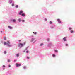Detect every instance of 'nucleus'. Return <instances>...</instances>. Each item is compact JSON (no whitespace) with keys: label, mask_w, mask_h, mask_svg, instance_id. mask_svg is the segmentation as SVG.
Segmentation results:
<instances>
[{"label":"nucleus","mask_w":75,"mask_h":75,"mask_svg":"<svg viewBox=\"0 0 75 75\" xmlns=\"http://www.w3.org/2000/svg\"><path fill=\"white\" fill-rule=\"evenodd\" d=\"M23 45H23V44L21 43H19L18 45V47H20V48H21V47H23Z\"/></svg>","instance_id":"obj_1"},{"label":"nucleus","mask_w":75,"mask_h":75,"mask_svg":"<svg viewBox=\"0 0 75 75\" xmlns=\"http://www.w3.org/2000/svg\"><path fill=\"white\" fill-rule=\"evenodd\" d=\"M16 67H20V66H21V64H18V63H16Z\"/></svg>","instance_id":"obj_2"},{"label":"nucleus","mask_w":75,"mask_h":75,"mask_svg":"<svg viewBox=\"0 0 75 75\" xmlns=\"http://www.w3.org/2000/svg\"><path fill=\"white\" fill-rule=\"evenodd\" d=\"M10 44V42L8 41V43L7 44V46L8 47H11V45L9 44Z\"/></svg>","instance_id":"obj_3"},{"label":"nucleus","mask_w":75,"mask_h":75,"mask_svg":"<svg viewBox=\"0 0 75 75\" xmlns=\"http://www.w3.org/2000/svg\"><path fill=\"white\" fill-rule=\"evenodd\" d=\"M23 11H21L20 12L18 13L19 15H21V14H23Z\"/></svg>","instance_id":"obj_4"},{"label":"nucleus","mask_w":75,"mask_h":75,"mask_svg":"<svg viewBox=\"0 0 75 75\" xmlns=\"http://www.w3.org/2000/svg\"><path fill=\"white\" fill-rule=\"evenodd\" d=\"M57 21L59 23H61V21H60V19H57Z\"/></svg>","instance_id":"obj_5"},{"label":"nucleus","mask_w":75,"mask_h":75,"mask_svg":"<svg viewBox=\"0 0 75 75\" xmlns=\"http://www.w3.org/2000/svg\"><path fill=\"white\" fill-rule=\"evenodd\" d=\"M22 16H23V17H25V13H23L21 14Z\"/></svg>","instance_id":"obj_6"},{"label":"nucleus","mask_w":75,"mask_h":75,"mask_svg":"<svg viewBox=\"0 0 75 75\" xmlns=\"http://www.w3.org/2000/svg\"><path fill=\"white\" fill-rule=\"evenodd\" d=\"M66 38H67V37H64V38H63V39L64 41H66Z\"/></svg>","instance_id":"obj_7"},{"label":"nucleus","mask_w":75,"mask_h":75,"mask_svg":"<svg viewBox=\"0 0 75 75\" xmlns=\"http://www.w3.org/2000/svg\"><path fill=\"white\" fill-rule=\"evenodd\" d=\"M8 28L10 29H12V28H13V27H11V26H8Z\"/></svg>","instance_id":"obj_8"},{"label":"nucleus","mask_w":75,"mask_h":75,"mask_svg":"<svg viewBox=\"0 0 75 75\" xmlns=\"http://www.w3.org/2000/svg\"><path fill=\"white\" fill-rule=\"evenodd\" d=\"M4 45H6V44H7H7H8V43H6V42H4Z\"/></svg>","instance_id":"obj_9"},{"label":"nucleus","mask_w":75,"mask_h":75,"mask_svg":"<svg viewBox=\"0 0 75 75\" xmlns=\"http://www.w3.org/2000/svg\"><path fill=\"white\" fill-rule=\"evenodd\" d=\"M12 0H10L9 2V3H12Z\"/></svg>","instance_id":"obj_10"},{"label":"nucleus","mask_w":75,"mask_h":75,"mask_svg":"<svg viewBox=\"0 0 75 75\" xmlns=\"http://www.w3.org/2000/svg\"><path fill=\"white\" fill-rule=\"evenodd\" d=\"M17 57H19V54H16Z\"/></svg>","instance_id":"obj_11"},{"label":"nucleus","mask_w":75,"mask_h":75,"mask_svg":"<svg viewBox=\"0 0 75 75\" xmlns=\"http://www.w3.org/2000/svg\"><path fill=\"white\" fill-rule=\"evenodd\" d=\"M34 40H35V39H34V38L32 39L31 40V42H32V41H33Z\"/></svg>","instance_id":"obj_12"},{"label":"nucleus","mask_w":75,"mask_h":75,"mask_svg":"<svg viewBox=\"0 0 75 75\" xmlns=\"http://www.w3.org/2000/svg\"><path fill=\"white\" fill-rule=\"evenodd\" d=\"M19 21V22H20V21H21V19H19L18 20Z\"/></svg>","instance_id":"obj_13"},{"label":"nucleus","mask_w":75,"mask_h":75,"mask_svg":"<svg viewBox=\"0 0 75 75\" xmlns=\"http://www.w3.org/2000/svg\"><path fill=\"white\" fill-rule=\"evenodd\" d=\"M4 40H6V37H4Z\"/></svg>","instance_id":"obj_14"},{"label":"nucleus","mask_w":75,"mask_h":75,"mask_svg":"<svg viewBox=\"0 0 75 75\" xmlns=\"http://www.w3.org/2000/svg\"><path fill=\"white\" fill-rule=\"evenodd\" d=\"M16 8H18V6L16 5Z\"/></svg>","instance_id":"obj_15"},{"label":"nucleus","mask_w":75,"mask_h":75,"mask_svg":"<svg viewBox=\"0 0 75 75\" xmlns=\"http://www.w3.org/2000/svg\"><path fill=\"white\" fill-rule=\"evenodd\" d=\"M13 22H16V20L15 19L13 20Z\"/></svg>","instance_id":"obj_16"},{"label":"nucleus","mask_w":75,"mask_h":75,"mask_svg":"<svg viewBox=\"0 0 75 75\" xmlns=\"http://www.w3.org/2000/svg\"><path fill=\"white\" fill-rule=\"evenodd\" d=\"M53 57H55V54H53Z\"/></svg>","instance_id":"obj_17"},{"label":"nucleus","mask_w":75,"mask_h":75,"mask_svg":"<svg viewBox=\"0 0 75 75\" xmlns=\"http://www.w3.org/2000/svg\"><path fill=\"white\" fill-rule=\"evenodd\" d=\"M23 68H24V69H25V68H26V67H25V66H24V67H23Z\"/></svg>","instance_id":"obj_18"},{"label":"nucleus","mask_w":75,"mask_h":75,"mask_svg":"<svg viewBox=\"0 0 75 75\" xmlns=\"http://www.w3.org/2000/svg\"><path fill=\"white\" fill-rule=\"evenodd\" d=\"M8 62H10V59H8Z\"/></svg>","instance_id":"obj_19"},{"label":"nucleus","mask_w":75,"mask_h":75,"mask_svg":"<svg viewBox=\"0 0 75 75\" xmlns=\"http://www.w3.org/2000/svg\"><path fill=\"white\" fill-rule=\"evenodd\" d=\"M22 22H25V20H22Z\"/></svg>","instance_id":"obj_20"},{"label":"nucleus","mask_w":75,"mask_h":75,"mask_svg":"<svg viewBox=\"0 0 75 75\" xmlns=\"http://www.w3.org/2000/svg\"><path fill=\"white\" fill-rule=\"evenodd\" d=\"M14 4H12V6H14Z\"/></svg>","instance_id":"obj_21"},{"label":"nucleus","mask_w":75,"mask_h":75,"mask_svg":"<svg viewBox=\"0 0 75 75\" xmlns=\"http://www.w3.org/2000/svg\"><path fill=\"white\" fill-rule=\"evenodd\" d=\"M27 58L28 59H30V57H27Z\"/></svg>","instance_id":"obj_22"},{"label":"nucleus","mask_w":75,"mask_h":75,"mask_svg":"<svg viewBox=\"0 0 75 75\" xmlns=\"http://www.w3.org/2000/svg\"><path fill=\"white\" fill-rule=\"evenodd\" d=\"M50 24H52V23L51 21H50Z\"/></svg>","instance_id":"obj_23"},{"label":"nucleus","mask_w":75,"mask_h":75,"mask_svg":"<svg viewBox=\"0 0 75 75\" xmlns=\"http://www.w3.org/2000/svg\"><path fill=\"white\" fill-rule=\"evenodd\" d=\"M34 34H35V35L37 34V32H35L34 33Z\"/></svg>","instance_id":"obj_24"},{"label":"nucleus","mask_w":75,"mask_h":75,"mask_svg":"<svg viewBox=\"0 0 75 75\" xmlns=\"http://www.w3.org/2000/svg\"><path fill=\"white\" fill-rule=\"evenodd\" d=\"M43 45V43H42L40 44V46H42V45Z\"/></svg>","instance_id":"obj_25"},{"label":"nucleus","mask_w":75,"mask_h":75,"mask_svg":"<svg viewBox=\"0 0 75 75\" xmlns=\"http://www.w3.org/2000/svg\"><path fill=\"white\" fill-rule=\"evenodd\" d=\"M55 52H58V51L57 50H55Z\"/></svg>","instance_id":"obj_26"},{"label":"nucleus","mask_w":75,"mask_h":75,"mask_svg":"<svg viewBox=\"0 0 75 75\" xmlns=\"http://www.w3.org/2000/svg\"><path fill=\"white\" fill-rule=\"evenodd\" d=\"M69 30H72V28H69Z\"/></svg>","instance_id":"obj_27"},{"label":"nucleus","mask_w":75,"mask_h":75,"mask_svg":"<svg viewBox=\"0 0 75 75\" xmlns=\"http://www.w3.org/2000/svg\"><path fill=\"white\" fill-rule=\"evenodd\" d=\"M4 54H6V51H5L4 52Z\"/></svg>","instance_id":"obj_28"},{"label":"nucleus","mask_w":75,"mask_h":75,"mask_svg":"<svg viewBox=\"0 0 75 75\" xmlns=\"http://www.w3.org/2000/svg\"><path fill=\"white\" fill-rule=\"evenodd\" d=\"M71 33H73V31L71 30Z\"/></svg>","instance_id":"obj_29"},{"label":"nucleus","mask_w":75,"mask_h":75,"mask_svg":"<svg viewBox=\"0 0 75 75\" xmlns=\"http://www.w3.org/2000/svg\"><path fill=\"white\" fill-rule=\"evenodd\" d=\"M26 53H28V50L26 51Z\"/></svg>","instance_id":"obj_30"},{"label":"nucleus","mask_w":75,"mask_h":75,"mask_svg":"<svg viewBox=\"0 0 75 75\" xmlns=\"http://www.w3.org/2000/svg\"><path fill=\"white\" fill-rule=\"evenodd\" d=\"M3 67L4 68V67H5V66L4 65L3 66Z\"/></svg>","instance_id":"obj_31"},{"label":"nucleus","mask_w":75,"mask_h":75,"mask_svg":"<svg viewBox=\"0 0 75 75\" xmlns=\"http://www.w3.org/2000/svg\"><path fill=\"white\" fill-rule=\"evenodd\" d=\"M66 46H68V44H66Z\"/></svg>","instance_id":"obj_32"},{"label":"nucleus","mask_w":75,"mask_h":75,"mask_svg":"<svg viewBox=\"0 0 75 75\" xmlns=\"http://www.w3.org/2000/svg\"><path fill=\"white\" fill-rule=\"evenodd\" d=\"M47 19H45V21H47Z\"/></svg>","instance_id":"obj_33"},{"label":"nucleus","mask_w":75,"mask_h":75,"mask_svg":"<svg viewBox=\"0 0 75 75\" xmlns=\"http://www.w3.org/2000/svg\"><path fill=\"white\" fill-rule=\"evenodd\" d=\"M8 67H11V66L9 65H8Z\"/></svg>","instance_id":"obj_34"},{"label":"nucleus","mask_w":75,"mask_h":75,"mask_svg":"<svg viewBox=\"0 0 75 75\" xmlns=\"http://www.w3.org/2000/svg\"><path fill=\"white\" fill-rule=\"evenodd\" d=\"M47 41H49V39H48V38L47 39Z\"/></svg>","instance_id":"obj_35"},{"label":"nucleus","mask_w":75,"mask_h":75,"mask_svg":"<svg viewBox=\"0 0 75 75\" xmlns=\"http://www.w3.org/2000/svg\"><path fill=\"white\" fill-rule=\"evenodd\" d=\"M25 42L24 43V45H25Z\"/></svg>","instance_id":"obj_36"},{"label":"nucleus","mask_w":75,"mask_h":75,"mask_svg":"<svg viewBox=\"0 0 75 75\" xmlns=\"http://www.w3.org/2000/svg\"><path fill=\"white\" fill-rule=\"evenodd\" d=\"M19 41L20 42V41H21V40H19Z\"/></svg>","instance_id":"obj_37"},{"label":"nucleus","mask_w":75,"mask_h":75,"mask_svg":"<svg viewBox=\"0 0 75 75\" xmlns=\"http://www.w3.org/2000/svg\"><path fill=\"white\" fill-rule=\"evenodd\" d=\"M24 52H25V51H24Z\"/></svg>","instance_id":"obj_38"},{"label":"nucleus","mask_w":75,"mask_h":75,"mask_svg":"<svg viewBox=\"0 0 75 75\" xmlns=\"http://www.w3.org/2000/svg\"><path fill=\"white\" fill-rule=\"evenodd\" d=\"M1 33H2V31H1Z\"/></svg>","instance_id":"obj_39"},{"label":"nucleus","mask_w":75,"mask_h":75,"mask_svg":"<svg viewBox=\"0 0 75 75\" xmlns=\"http://www.w3.org/2000/svg\"><path fill=\"white\" fill-rule=\"evenodd\" d=\"M33 33H34V32H33Z\"/></svg>","instance_id":"obj_40"},{"label":"nucleus","mask_w":75,"mask_h":75,"mask_svg":"<svg viewBox=\"0 0 75 75\" xmlns=\"http://www.w3.org/2000/svg\"><path fill=\"white\" fill-rule=\"evenodd\" d=\"M15 61H16V60H14L15 62Z\"/></svg>","instance_id":"obj_41"}]
</instances>
